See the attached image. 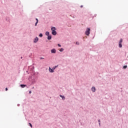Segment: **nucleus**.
Listing matches in <instances>:
<instances>
[{
  "instance_id": "f257e3e1",
  "label": "nucleus",
  "mask_w": 128,
  "mask_h": 128,
  "mask_svg": "<svg viewBox=\"0 0 128 128\" xmlns=\"http://www.w3.org/2000/svg\"><path fill=\"white\" fill-rule=\"evenodd\" d=\"M90 28H87L86 31V36H89L90 34Z\"/></svg>"
},
{
  "instance_id": "f03ea898",
  "label": "nucleus",
  "mask_w": 128,
  "mask_h": 128,
  "mask_svg": "<svg viewBox=\"0 0 128 128\" xmlns=\"http://www.w3.org/2000/svg\"><path fill=\"white\" fill-rule=\"evenodd\" d=\"M56 50L54 48V49H52L51 50L52 54H56Z\"/></svg>"
},
{
  "instance_id": "7ed1b4c3",
  "label": "nucleus",
  "mask_w": 128,
  "mask_h": 128,
  "mask_svg": "<svg viewBox=\"0 0 128 128\" xmlns=\"http://www.w3.org/2000/svg\"><path fill=\"white\" fill-rule=\"evenodd\" d=\"M34 42H38V38L36 37L34 40Z\"/></svg>"
},
{
  "instance_id": "20e7f679",
  "label": "nucleus",
  "mask_w": 128,
  "mask_h": 128,
  "mask_svg": "<svg viewBox=\"0 0 128 128\" xmlns=\"http://www.w3.org/2000/svg\"><path fill=\"white\" fill-rule=\"evenodd\" d=\"M52 34L53 36H56V30L52 31Z\"/></svg>"
},
{
  "instance_id": "39448f33",
  "label": "nucleus",
  "mask_w": 128,
  "mask_h": 128,
  "mask_svg": "<svg viewBox=\"0 0 128 128\" xmlns=\"http://www.w3.org/2000/svg\"><path fill=\"white\" fill-rule=\"evenodd\" d=\"M60 96L64 100H66V98L64 96L60 95Z\"/></svg>"
},
{
  "instance_id": "423d86ee",
  "label": "nucleus",
  "mask_w": 128,
  "mask_h": 128,
  "mask_svg": "<svg viewBox=\"0 0 128 128\" xmlns=\"http://www.w3.org/2000/svg\"><path fill=\"white\" fill-rule=\"evenodd\" d=\"M92 92H96V87H92Z\"/></svg>"
},
{
  "instance_id": "0eeeda50",
  "label": "nucleus",
  "mask_w": 128,
  "mask_h": 128,
  "mask_svg": "<svg viewBox=\"0 0 128 128\" xmlns=\"http://www.w3.org/2000/svg\"><path fill=\"white\" fill-rule=\"evenodd\" d=\"M49 72H54V69L52 70V68H49Z\"/></svg>"
},
{
  "instance_id": "6e6552de",
  "label": "nucleus",
  "mask_w": 128,
  "mask_h": 128,
  "mask_svg": "<svg viewBox=\"0 0 128 128\" xmlns=\"http://www.w3.org/2000/svg\"><path fill=\"white\" fill-rule=\"evenodd\" d=\"M36 23L35 24V26H36L38 24V18H36Z\"/></svg>"
},
{
  "instance_id": "1a4fd4ad",
  "label": "nucleus",
  "mask_w": 128,
  "mask_h": 128,
  "mask_svg": "<svg viewBox=\"0 0 128 128\" xmlns=\"http://www.w3.org/2000/svg\"><path fill=\"white\" fill-rule=\"evenodd\" d=\"M48 40H52V36H48Z\"/></svg>"
},
{
  "instance_id": "9d476101",
  "label": "nucleus",
  "mask_w": 128,
  "mask_h": 128,
  "mask_svg": "<svg viewBox=\"0 0 128 128\" xmlns=\"http://www.w3.org/2000/svg\"><path fill=\"white\" fill-rule=\"evenodd\" d=\"M20 86H21V88H26V84H21Z\"/></svg>"
},
{
  "instance_id": "9b49d317",
  "label": "nucleus",
  "mask_w": 128,
  "mask_h": 128,
  "mask_svg": "<svg viewBox=\"0 0 128 128\" xmlns=\"http://www.w3.org/2000/svg\"><path fill=\"white\" fill-rule=\"evenodd\" d=\"M52 32L54 31V30H56V28L54 27H52V28H51Z\"/></svg>"
},
{
  "instance_id": "f8f14e48",
  "label": "nucleus",
  "mask_w": 128,
  "mask_h": 128,
  "mask_svg": "<svg viewBox=\"0 0 128 128\" xmlns=\"http://www.w3.org/2000/svg\"><path fill=\"white\" fill-rule=\"evenodd\" d=\"M46 35L48 36L50 35V32H46Z\"/></svg>"
},
{
  "instance_id": "ddd939ff",
  "label": "nucleus",
  "mask_w": 128,
  "mask_h": 128,
  "mask_svg": "<svg viewBox=\"0 0 128 128\" xmlns=\"http://www.w3.org/2000/svg\"><path fill=\"white\" fill-rule=\"evenodd\" d=\"M119 46L120 48H122V43L119 42Z\"/></svg>"
},
{
  "instance_id": "4468645a",
  "label": "nucleus",
  "mask_w": 128,
  "mask_h": 128,
  "mask_svg": "<svg viewBox=\"0 0 128 128\" xmlns=\"http://www.w3.org/2000/svg\"><path fill=\"white\" fill-rule=\"evenodd\" d=\"M60 52H64V48H61L60 50Z\"/></svg>"
},
{
  "instance_id": "2eb2a0df",
  "label": "nucleus",
  "mask_w": 128,
  "mask_h": 128,
  "mask_svg": "<svg viewBox=\"0 0 128 128\" xmlns=\"http://www.w3.org/2000/svg\"><path fill=\"white\" fill-rule=\"evenodd\" d=\"M56 68H58V66L54 67V68H53L54 70H56Z\"/></svg>"
},
{
  "instance_id": "dca6fc26",
  "label": "nucleus",
  "mask_w": 128,
  "mask_h": 128,
  "mask_svg": "<svg viewBox=\"0 0 128 128\" xmlns=\"http://www.w3.org/2000/svg\"><path fill=\"white\" fill-rule=\"evenodd\" d=\"M39 36H40V38L42 37V34H39Z\"/></svg>"
},
{
  "instance_id": "f3484780",
  "label": "nucleus",
  "mask_w": 128,
  "mask_h": 128,
  "mask_svg": "<svg viewBox=\"0 0 128 128\" xmlns=\"http://www.w3.org/2000/svg\"><path fill=\"white\" fill-rule=\"evenodd\" d=\"M29 126H30V128H32V124L29 123Z\"/></svg>"
},
{
  "instance_id": "a211bd4d",
  "label": "nucleus",
  "mask_w": 128,
  "mask_h": 128,
  "mask_svg": "<svg viewBox=\"0 0 128 128\" xmlns=\"http://www.w3.org/2000/svg\"><path fill=\"white\" fill-rule=\"evenodd\" d=\"M128 68V66H124V67H123L124 68Z\"/></svg>"
},
{
  "instance_id": "6ab92c4d",
  "label": "nucleus",
  "mask_w": 128,
  "mask_h": 128,
  "mask_svg": "<svg viewBox=\"0 0 128 128\" xmlns=\"http://www.w3.org/2000/svg\"><path fill=\"white\" fill-rule=\"evenodd\" d=\"M119 42L122 44V39H120V40Z\"/></svg>"
},
{
  "instance_id": "aec40b11",
  "label": "nucleus",
  "mask_w": 128,
  "mask_h": 128,
  "mask_svg": "<svg viewBox=\"0 0 128 128\" xmlns=\"http://www.w3.org/2000/svg\"><path fill=\"white\" fill-rule=\"evenodd\" d=\"M76 44H80V42H76Z\"/></svg>"
},
{
  "instance_id": "412c9836",
  "label": "nucleus",
  "mask_w": 128,
  "mask_h": 128,
  "mask_svg": "<svg viewBox=\"0 0 128 128\" xmlns=\"http://www.w3.org/2000/svg\"><path fill=\"white\" fill-rule=\"evenodd\" d=\"M58 46H60V47L62 46L60 44H58Z\"/></svg>"
},
{
  "instance_id": "4be33fe9",
  "label": "nucleus",
  "mask_w": 128,
  "mask_h": 128,
  "mask_svg": "<svg viewBox=\"0 0 128 128\" xmlns=\"http://www.w3.org/2000/svg\"><path fill=\"white\" fill-rule=\"evenodd\" d=\"M29 94H32V91H30Z\"/></svg>"
},
{
  "instance_id": "5701e85b",
  "label": "nucleus",
  "mask_w": 128,
  "mask_h": 128,
  "mask_svg": "<svg viewBox=\"0 0 128 128\" xmlns=\"http://www.w3.org/2000/svg\"><path fill=\"white\" fill-rule=\"evenodd\" d=\"M6 90H8V88H6Z\"/></svg>"
},
{
  "instance_id": "b1692460",
  "label": "nucleus",
  "mask_w": 128,
  "mask_h": 128,
  "mask_svg": "<svg viewBox=\"0 0 128 128\" xmlns=\"http://www.w3.org/2000/svg\"><path fill=\"white\" fill-rule=\"evenodd\" d=\"M98 122H100V120H99Z\"/></svg>"
},
{
  "instance_id": "393cba45",
  "label": "nucleus",
  "mask_w": 128,
  "mask_h": 128,
  "mask_svg": "<svg viewBox=\"0 0 128 128\" xmlns=\"http://www.w3.org/2000/svg\"><path fill=\"white\" fill-rule=\"evenodd\" d=\"M80 8H82V6H80Z\"/></svg>"
},
{
  "instance_id": "a878e982",
  "label": "nucleus",
  "mask_w": 128,
  "mask_h": 128,
  "mask_svg": "<svg viewBox=\"0 0 128 128\" xmlns=\"http://www.w3.org/2000/svg\"><path fill=\"white\" fill-rule=\"evenodd\" d=\"M42 59L44 58H41Z\"/></svg>"
}]
</instances>
